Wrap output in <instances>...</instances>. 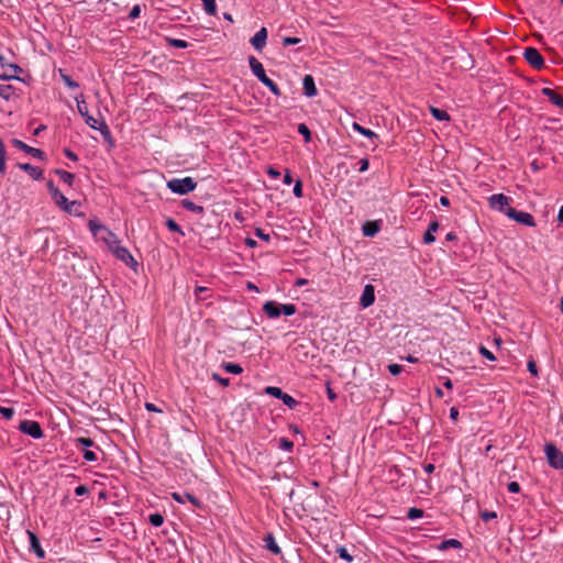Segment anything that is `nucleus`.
<instances>
[{
    "label": "nucleus",
    "mask_w": 563,
    "mask_h": 563,
    "mask_svg": "<svg viewBox=\"0 0 563 563\" xmlns=\"http://www.w3.org/2000/svg\"><path fill=\"white\" fill-rule=\"evenodd\" d=\"M249 65L253 75L269 89V91L279 97L282 95L279 87L271 78L267 77L262 63L254 56L249 57Z\"/></svg>",
    "instance_id": "1"
},
{
    "label": "nucleus",
    "mask_w": 563,
    "mask_h": 563,
    "mask_svg": "<svg viewBox=\"0 0 563 563\" xmlns=\"http://www.w3.org/2000/svg\"><path fill=\"white\" fill-rule=\"evenodd\" d=\"M263 311L269 319H277L280 316L290 317L295 314L297 308L294 303H279L269 300L263 305Z\"/></svg>",
    "instance_id": "2"
},
{
    "label": "nucleus",
    "mask_w": 563,
    "mask_h": 563,
    "mask_svg": "<svg viewBox=\"0 0 563 563\" xmlns=\"http://www.w3.org/2000/svg\"><path fill=\"white\" fill-rule=\"evenodd\" d=\"M197 183L192 177L173 178L167 181V188L177 195H187L194 191Z\"/></svg>",
    "instance_id": "3"
},
{
    "label": "nucleus",
    "mask_w": 563,
    "mask_h": 563,
    "mask_svg": "<svg viewBox=\"0 0 563 563\" xmlns=\"http://www.w3.org/2000/svg\"><path fill=\"white\" fill-rule=\"evenodd\" d=\"M52 199L58 206L63 211L76 216L81 217L84 216L82 212L79 211H71V207H80V202L77 200L69 201L62 192L60 190H55L53 192Z\"/></svg>",
    "instance_id": "4"
},
{
    "label": "nucleus",
    "mask_w": 563,
    "mask_h": 563,
    "mask_svg": "<svg viewBox=\"0 0 563 563\" xmlns=\"http://www.w3.org/2000/svg\"><path fill=\"white\" fill-rule=\"evenodd\" d=\"M547 461L554 470L563 468V453L553 443H547L544 446Z\"/></svg>",
    "instance_id": "5"
},
{
    "label": "nucleus",
    "mask_w": 563,
    "mask_h": 563,
    "mask_svg": "<svg viewBox=\"0 0 563 563\" xmlns=\"http://www.w3.org/2000/svg\"><path fill=\"white\" fill-rule=\"evenodd\" d=\"M19 430L33 439H42L44 437V431L41 424L34 420H22L19 424Z\"/></svg>",
    "instance_id": "6"
},
{
    "label": "nucleus",
    "mask_w": 563,
    "mask_h": 563,
    "mask_svg": "<svg viewBox=\"0 0 563 563\" xmlns=\"http://www.w3.org/2000/svg\"><path fill=\"white\" fill-rule=\"evenodd\" d=\"M505 214L518 222V223H521V224H525L527 227H534L536 225V221H534V218L531 213H528V212H525V211H519L515 208H511V207H508L505 211Z\"/></svg>",
    "instance_id": "7"
},
{
    "label": "nucleus",
    "mask_w": 563,
    "mask_h": 563,
    "mask_svg": "<svg viewBox=\"0 0 563 563\" xmlns=\"http://www.w3.org/2000/svg\"><path fill=\"white\" fill-rule=\"evenodd\" d=\"M75 100L77 103L78 112L84 118L85 123L89 128L96 129V126L99 124V121L97 119H95L92 115H90L88 106L84 99V95L79 93L78 96H75Z\"/></svg>",
    "instance_id": "8"
},
{
    "label": "nucleus",
    "mask_w": 563,
    "mask_h": 563,
    "mask_svg": "<svg viewBox=\"0 0 563 563\" xmlns=\"http://www.w3.org/2000/svg\"><path fill=\"white\" fill-rule=\"evenodd\" d=\"M110 252L130 268H136L137 262L132 256L130 251L125 246L121 245V242L118 245H114V247Z\"/></svg>",
    "instance_id": "9"
},
{
    "label": "nucleus",
    "mask_w": 563,
    "mask_h": 563,
    "mask_svg": "<svg viewBox=\"0 0 563 563\" xmlns=\"http://www.w3.org/2000/svg\"><path fill=\"white\" fill-rule=\"evenodd\" d=\"M402 477L401 471L399 467L394 466L389 467V485L396 483L395 489H402L404 493H406L408 496L411 495L412 489L411 485L407 484L405 481L400 482Z\"/></svg>",
    "instance_id": "10"
},
{
    "label": "nucleus",
    "mask_w": 563,
    "mask_h": 563,
    "mask_svg": "<svg viewBox=\"0 0 563 563\" xmlns=\"http://www.w3.org/2000/svg\"><path fill=\"white\" fill-rule=\"evenodd\" d=\"M523 57L534 69L540 70L544 67V58L534 47H527L523 52Z\"/></svg>",
    "instance_id": "11"
},
{
    "label": "nucleus",
    "mask_w": 563,
    "mask_h": 563,
    "mask_svg": "<svg viewBox=\"0 0 563 563\" xmlns=\"http://www.w3.org/2000/svg\"><path fill=\"white\" fill-rule=\"evenodd\" d=\"M11 143L15 148L23 151L24 153L31 155L34 158H37L40 161L45 159V153L40 148L32 147V146L27 145L26 143H24L23 141L18 140V139H13L11 141Z\"/></svg>",
    "instance_id": "12"
},
{
    "label": "nucleus",
    "mask_w": 563,
    "mask_h": 563,
    "mask_svg": "<svg viewBox=\"0 0 563 563\" xmlns=\"http://www.w3.org/2000/svg\"><path fill=\"white\" fill-rule=\"evenodd\" d=\"M510 198L505 196L504 194H495L489 197L488 202L490 208L496 209L500 212L506 211V207L509 205Z\"/></svg>",
    "instance_id": "13"
},
{
    "label": "nucleus",
    "mask_w": 563,
    "mask_h": 563,
    "mask_svg": "<svg viewBox=\"0 0 563 563\" xmlns=\"http://www.w3.org/2000/svg\"><path fill=\"white\" fill-rule=\"evenodd\" d=\"M172 498L178 504H185V501L188 500L195 508L198 509L202 508L203 506L202 501L199 498L189 493H173Z\"/></svg>",
    "instance_id": "14"
},
{
    "label": "nucleus",
    "mask_w": 563,
    "mask_h": 563,
    "mask_svg": "<svg viewBox=\"0 0 563 563\" xmlns=\"http://www.w3.org/2000/svg\"><path fill=\"white\" fill-rule=\"evenodd\" d=\"M267 40V30L266 27H262L258 30L254 36L251 38V44L256 51H262L264 46L266 45Z\"/></svg>",
    "instance_id": "15"
},
{
    "label": "nucleus",
    "mask_w": 563,
    "mask_h": 563,
    "mask_svg": "<svg viewBox=\"0 0 563 563\" xmlns=\"http://www.w3.org/2000/svg\"><path fill=\"white\" fill-rule=\"evenodd\" d=\"M18 167L27 173L30 177L34 180H42L43 179V170L40 167L33 166L30 163H19Z\"/></svg>",
    "instance_id": "16"
},
{
    "label": "nucleus",
    "mask_w": 563,
    "mask_h": 563,
    "mask_svg": "<svg viewBox=\"0 0 563 563\" xmlns=\"http://www.w3.org/2000/svg\"><path fill=\"white\" fill-rule=\"evenodd\" d=\"M29 539H30V545L31 550L35 553V555L38 559L45 558V551L42 549L38 537L31 530L26 531Z\"/></svg>",
    "instance_id": "17"
},
{
    "label": "nucleus",
    "mask_w": 563,
    "mask_h": 563,
    "mask_svg": "<svg viewBox=\"0 0 563 563\" xmlns=\"http://www.w3.org/2000/svg\"><path fill=\"white\" fill-rule=\"evenodd\" d=\"M302 86L305 96H307L308 98H312L318 95V89L316 87L314 79L311 75L303 76Z\"/></svg>",
    "instance_id": "18"
},
{
    "label": "nucleus",
    "mask_w": 563,
    "mask_h": 563,
    "mask_svg": "<svg viewBox=\"0 0 563 563\" xmlns=\"http://www.w3.org/2000/svg\"><path fill=\"white\" fill-rule=\"evenodd\" d=\"M95 130L100 132L104 142H107L109 144V147H114L115 143L112 137L111 131H110L107 122L103 119L99 122V124L96 126Z\"/></svg>",
    "instance_id": "19"
},
{
    "label": "nucleus",
    "mask_w": 563,
    "mask_h": 563,
    "mask_svg": "<svg viewBox=\"0 0 563 563\" xmlns=\"http://www.w3.org/2000/svg\"><path fill=\"white\" fill-rule=\"evenodd\" d=\"M375 301V292H374V287L372 285H366L364 290H363V294L360 298V303L362 305L363 308H367L369 306H372Z\"/></svg>",
    "instance_id": "20"
},
{
    "label": "nucleus",
    "mask_w": 563,
    "mask_h": 563,
    "mask_svg": "<svg viewBox=\"0 0 563 563\" xmlns=\"http://www.w3.org/2000/svg\"><path fill=\"white\" fill-rule=\"evenodd\" d=\"M100 239L107 244L109 251H111L114 247V245H118L121 242L118 235L108 228L104 229V232L102 233Z\"/></svg>",
    "instance_id": "21"
},
{
    "label": "nucleus",
    "mask_w": 563,
    "mask_h": 563,
    "mask_svg": "<svg viewBox=\"0 0 563 563\" xmlns=\"http://www.w3.org/2000/svg\"><path fill=\"white\" fill-rule=\"evenodd\" d=\"M542 95L549 98V100L555 104L556 107L563 109V97L555 92V90L551 88H543L541 90Z\"/></svg>",
    "instance_id": "22"
},
{
    "label": "nucleus",
    "mask_w": 563,
    "mask_h": 563,
    "mask_svg": "<svg viewBox=\"0 0 563 563\" xmlns=\"http://www.w3.org/2000/svg\"><path fill=\"white\" fill-rule=\"evenodd\" d=\"M264 542H265V548L272 552L273 554L275 555H278L282 553V550L279 548V545L276 543L275 541V537L273 536V533H267L265 537H264Z\"/></svg>",
    "instance_id": "23"
},
{
    "label": "nucleus",
    "mask_w": 563,
    "mask_h": 563,
    "mask_svg": "<svg viewBox=\"0 0 563 563\" xmlns=\"http://www.w3.org/2000/svg\"><path fill=\"white\" fill-rule=\"evenodd\" d=\"M439 229V222L438 221H432L430 222L427 231L424 232L423 234V243L426 244H431L435 241V238H434V232Z\"/></svg>",
    "instance_id": "24"
},
{
    "label": "nucleus",
    "mask_w": 563,
    "mask_h": 563,
    "mask_svg": "<svg viewBox=\"0 0 563 563\" xmlns=\"http://www.w3.org/2000/svg\"><path fill=\"white\" fill-rule=\"evenodd\" d=\"M181 207L187 211H191L196 214H202L205 212V208L202 206L197 205L189 199L181 200Z\"/></svg>",
    "instance_id": "25"
},
{
    "label": "nucleus",
    "mask_w": 563,
    "mask_h": 563,
    "mask_svg": "<svg viewBox=\"0 0 563 563\" xmlns=\"http://www.w3.org/2000/svg\"><path fill=\"white\" fill-rule=\"evenodd\" d=\"M88 229L91 232L93 236H98V234L101 232H104V229H107L106 225L101 224L98 219L93 218L88 221Z\"/></svg>",
    "instance_id": "26"
},
{
    "label": "nucleus",
    "mask_w": 563,
    "mask_h": 563,
    "mask_svg": "<svg viewBox=\"0 0 563 563\" xmlns=\"http://www.w3.org/2000/svg\"><path fill=\"white\" fill-rule=\"evenodd\" d=\"M194 295L197 300H206L212 296V290L205 286H196Z\"/></svg>",
    "instance_id": "27"
},
{
    "label": "nucleus",
    "mask_w": 563,
    "mask_h": 563,
    "mask_svg": "<svg viewBox=\"0 0 563 563\" xmlns=\"http://www.w3.org/2000/svg\"><path fill=\"white\" fill-rule=\"evenodd\" d=\"M379 229L380 227L378 221L366 222L363 225V233L365 236H374L379 231Z\"/></svg>",
    "instance_id": "28"
},
{
    "label": "nucleus",
    "mask_w": 563,
    "mask_h": 563,
    "mask_svg": "<svg viewBox=\"0 0 563 563\" xmlns=\"http://www.w3.org/2000/svg\"><path fill=\"white\" fill-rule=\"evenodd\" d=\"M58 74L63 82L69 88V89H77L79 87V84L62 68L58 69Z\"/></svg>",
    "instance_id": "29"
},
{
    "label": "nucleus",
    "mask_w": 563,
    "mask_h": 563,
    "mask_svg": "<svg viewBox=\"0 0 563 563\" xmlns=\"http://www.w3.org/2000/svg\"><path fill=\"white\" fill-rule=\"evenodd\" d=\"M449 548L461 549L462 548V542L459 541L457 539H446V540H443L438 545V550H440V551L448 550Z\"/></svg>",
    "instance_id": "30"
},
{
    "label": "nucleus",
    "mask_w": 563,
    "mask_h": 563,
    "mask_svg": "<svg viewBox=\"0 0 563 563\" xmlns=\"http://www.w3.org/2000/svg\"><path fill=\"white\" fill-rule=\"evenodd\" d=\"M55 174L59 177V179L67 184L68 186H73L74 184V180H75V175L69 173V172H66L64 169H56L55 170Z\"/></svg>",
    "instance_id": "31"
},
{
    "label": "nucleus",
    "mask_w": 563,
    "mask_h": 563,
    "mask_svg": "<svg viewBox=\"0 0 563 563\" xmlns=\"http://www.w3.org/2000/svg\"><path fill=\"white\" fill-rule=\"evenodd\" d=\"M221 368H223L227 373L239 375L243 373V367L240 364L223 362L221 364Z\"/></svg>",
    "instance_id": "32"
},
{
    "label": "nucleus",
    "mask_w": 563,
    "mask_h": 563,
    "mask_svg": "<svg viewBox=\"0 0 563 563\" xmlns=\"http://www.w3.org/2000/svg\"><path fill=\"white\" fill-rule=\"evenodd\" d=\"M430 112H431L432 117L438 121H449L450 120V115L445 110H442V109H439L435 107H430Z\"/></svg>",
    "instance_id": "33"
},
{
    "label": "nucleus",
    "mask_w": 563,
    "mask_h": 563,
    "mask_svg": "<svg viewBox=\"0 0 563 563\" xmlns=\"http://www.w3.org/2000/svg\"><path fill=\"white\" fill-rule=\"evenodd\" d=\"M5 159H7L5 146H4V143L2 142V140L0 139V174L1 175H4L7 172Z\"/></svg>",
    "instance_id": "34"
},
{
    "label": "nucleus",
    "mask_w": 563,
    "mask_h": 563,
    "mask_svg": "<svg viewBox=\"0 0 563 563\" xmlns=\"http://www.w3.org/2000/svg\"><path fill=\"white\" fill-rule=\"evenodd\" d=\"M165 225L170 232L178 233L183 236L185 235V232L183 231L181 227L174 219L168 218L165 222Z\"/></svg>",
    "instance_id": "35"
},
{
    "label": "nucleus",
    "mask_w": 563,
    "mask_h": 563,
    "mask_svg": "<svg viewBox=\"0 0 563 563\" xmlns=\"http://www.w3.org/2000/svg\"><path fill=\"white\" fill-rule=\"evenodd\" d=\"M202 4L207 14L214 15L217 13L216 0H202Z\"/></svg>",
    "instance_id": "36"
},
{
    "label": "nucleus",
    "mask_w": 563,
    "mask_h": 563,
    "mask_svg": "<svg viewBox=\"0 0 563 563\" xmlns=\"http://www.w3.org/2000/svg\"><path fill=\"white\" fill-rule=\"evenodd\" d=\"M166 41L170 46L176 48H187L190 45L187 41L180 38L167 37Z\"/></svg>",
    "instance_id": "37"
},
{
    "label": "nucleus",
    "mask_w": 563,
    "mask_h": 563,
    "mask_svg": "<svg viewBox=\"0 0 563 563\" xmlns=\"http://www.w3.org/2000/svg\"><path fill=\"white\" fill-rule=\"evenodd\" d=\"M280 400L290 409H295L298 406V401L290 395L284 393Z\"/></svg>",
    "instance_id": "38"
},
{
    "label": "nucleus",
    "mask_w": 563,
    "mask_h": 563,
    "mask_svg": "<svg viewBox=\"0 0 563 563\" xmlns=\"http://www.w3.org/2000/svg\"><path fill=\"white\" fill-rule=\"evenodd\" d=\"M298 133L303 136L306 143L311 142V132L305 123L298 124Z\"/></svg>",
    "instance_id": "39"
},
{
    "label": "nucleus",
    "mask_w": 563,
    "mask_h": 563,
    "mask_svg": "<svg viewBox=\"0 0 563 563\" xmlns=\"http://www.w3.org/2000/svg\"><path fill=\"white\" fill-rule=\"evenodd\" d=\"M148 521L154 527H161L164 523V517L159 512L151 514Z\"/></svg>",
    "instance_id": "40"
},
{
    "label": "nucleus",
    "mask_w": 563,
    "mask_h": 563,
    "mask_svg": "<svg viewBox=\"0 0 563 563\" xmlns=\"http://www.w3.org/2000/svg\"><path fill=\"white\" fill-rule=\"evenodd\" d=\"M264 393L272 397H275L277 399H280L284 394V391L279 387H275V386H267L264 389Z\"/></svg>",
    "instance_id": "41"
},
{
    "label": "nucleus",
    "mask_w": 563,
    "mask_h": 563,
    "mask_svg": "<svg viewBox=\"0 0 563 563\" xmlns=\"http://www.w3.org/2000/svg\"><path fill=\"white\" fill-rule=\"evenodd\" d=\"M424 511L420 508L412 507L407 511V518L410 520H415L421 518Z\"/></svg>",
    "instance_id": "42"
},
{
    "label": "nucleus",
    "mask_w": 563,
    "mask_h": 563,
    "mask_svg": "<svg viewBox=\"0 0 563 563\" xmlns=\"http://www.w3.org/2000/svg\"><path fill=\"white\" fill-rule=\"evenodd\" d=\"M12 96V87L10 85H0V97L9 100Z\"/></svg>",
    "instance_id": "43"
},
{
    "label": "nucleus",
    "mask_w": 563,
    "mask_h": 563,
    "mask_svg": "<svg viewBox=\"0 0 563 563\" xmlns=\"http://www.w3.org/2000/svg\"><path fill=\"white\" fill-rule=\"evenodd\" d=\"M211 378L223 387H228L230 385V379L227 377H222L218 373H212Z\"/></svg>",
    "instance_id": "44"
},
{
    "label": "nucleus",
    "mask_w": 563,
    "mask_h": 563,
    "mask_svg": "<svg viewBox=\"0 0 563 563\" xmlns=\"http://www.w3.org/2000/svg\"><path fill=\"white\" fill-rule=\"evenodd\" d=\"M354 129L367 137L376 136V134L373 131H371L369 129L363 128L357 123H354Z\"/></svg>",
    "instance_id": "45"
},
{
    "label": "nucleus",
    "mask_w": 563,
    "mask_h": 563,
    "mask_svg": "<svg viewBox=\"0 0 563 563\" xmlns=\"http://www.w3.org/2000/svg\"><path fill=\"white\" fill-rule=\"evenodd\" d=\"M292 192L295 195L296 198H301L303 196V191H302V183L300 179H298L295 185H294V189H292Z\"/></svg>",
    "instance_id": "46"
},
{
    "label": "nucleus",
    "mask_w": 563,
    "mask_h": 563,
    "mask_svg": "<svg viewBox=\"0 0 563 563\" xmlns=\"http://www.w3.org/2000/svg\"><path fill=\"white\" fill-rule=\"evenodd\" d=\"M300 42H301V38H299V37L286 36L283 38L284 46L296 45V44H299Z\"/></svg>",
    "instance_id": "47"
},
{
    "label": "nucleus",
    "mask_w": 563,
    "mask_h": 563,
    "mask_svg": "<svg viewBox=\"0 0 563 563\" xmlns=\"http://www.w3.org/2000/svg\"><path fill=\"white\" fill-rule=\"evenodd\" d=\"M496 517L497 514L495 511L485 510L481 512V518L484 522H488L489 520L495 519Z\"/></svg>",
    "instance_id": "48"
},
{
    "label": "nucleus",
    "mask_w": 563,
    "mask_h": 563,
    "mask_svg": "<svg viewBox=\"0 0 563 563\" xmlns=\"http://www.w3.org/2000/svg\"><path fill=\"white\" fill-rule=\"evenodd\" d=\"M0 415H2L5 419L9 420V419H11L13 417L14 409L0 406Z\"/></svg>",
    "instance_id": "49"
},
{
    "label": "nucleus",
    "mask_w": 563,
    "mask_h": 563,
    "mask_svg": "<svg viewBox=\"0 0 563 563\" xmlns=\"http://www.w3.org/2000/svg\"><path fill=\"white\" fill-rule=\"evenodd\" d=\"M279 448L286 451H290L294 448V443L286 438H282L279 441Z\"/></svg>",
    "instance_id": "50"
},
{
    "label": "nucleus",
    "mask_w": 563,
    "mask_h": 563,
    "mask_svg": "<svg viewBox=\"0 0 563 563\" xmlns=\"http://www.w3.org/2000/svg\"><path fill=\"white\" fill-rule=\"evenodd\" d=\"M255 235L265 242L271 241V235L261 228L255 229Z\"/></svg>",
    "instance_id": "51"
},
{
    "label": "nucleus",
    "mask_w": 563,
    "mask_h": 563,
    "mask_svg": "<svg viewBox=\"0 0 563 563\" xmlns=\"http://www.w3.org/2000/svg\"><path fill=\"white\" fill-rule=\"evenodd\" d=\"M140 14H141V7L139 4H135L129 13V19L135 20L140 16Z\"/></svg>",
    "instance_id": "52"
},
{
    "label": "nucleus",
    "mask_w": 563,
    "mask_h": 563,
    "mask_svg": "<svg viewBox=\"0 0 563 563\" xmlns=\"http://www.w3.org/2000/svg\"><path fill=\"white\" fill-rule=\"evenodd\" d=\"M78 444H80L84 448H90L95 444L93 440L90 438H78L77 439Z\"/></svg>",
    "instance_id": "53"
},
{
    "label": "nucleus",
    "mask_w": 563,
    "mask_h": 563,
    "mask_svg": "<svg viewBox=\"0 0 563 563\" xmlns=\"http://www.w3.org/2000/svg\"><path fill=\"white\" fill-rule=\"evenodd\" d=\"M63 153H64V155H65L68 159L73 161V162H77V161L79 159L78 155H77L75 152H73L70 148H67V147H66V148H64V150H63Z\"/></svg>",
    "instance_id": "54"
},
{
    "label": "nucleus",
    "mask_w": 563,
    "mask_h": 563,
    "mask_svg": "<svg viewBox=\"0 0 563 563\" xmlns=\"http://www.w3.org/2000/svg\"><path fill=\"white\" fill-rule=\"evenodd\" d=\"M528 371L533 375V376H537L538 375V366H537V363L534 360H529L528 361Z\"/></svg>",
    "instance_id": "55"
},
{
    "label": "nucleus",
    "mask_w": 563,
    "mask_h": 563,
    "mask_svg": "<svg viewBox=\"0 0 563 563\" xmlns=\"http://www.w3.org/2000/svg\"><path fill=\"white\" fill-rule=\"evenodd\" d=\"M402 372V366L399 364H389V374L397 376Z\"/></svg>",
    "instance_id": "56"
},
{
    "label": "nucleus",
    "mask_w": 563,
    "mask_h": 563,
    "mask_svg": "<svg viewBox=\"0 0 563 563\" xmlns=\"http://www.w3.org/2000/svg\"><path fill=\"white\" fill-rule=\"evenodd\" d=\"M84 459L87 461V462H93L97 460V455L93 451H90V450H85L84 451Z\"/></svg>",
    "instance_id": "57"
},
{
    "label": "nucleus",
    "mask_w": 563,
    "mask_h": 563,
    "mask_svg": "<svg viewBox=\"0 0 563 563\" xmlns=\"http://www.w3.org/2000/svg\"><path fill=\"white\" fill-rule=\"evenodd\" d=\"M88 493L89 488L86 485H79L78 487L75 488V494L77 496H84L87 495Z\"/></svg>",
    "instance_id": "58"
},
{
    "label": "nucleus",
    "mask_w": 563,
    "mask_h": 563,
    "mask_svg": "<svg viewBox=\"0 0 563 563\" xmlns=\"http://www.w3.org/2000/svg\"><path fill=\"white\" fill-rule=\"evenodd\" d=\"M507 488L510 493L517 494L520 492V485L517 482H510L507 485Z\"/></svg>",
    "instance_id": "59"
},
{
    "label": "nucleus",
    "mask_w": 563,
    "mask_h": 563,
    "mask_svg": "<svg viewBox=\"0 0 563 563\" xmlns=\"http://www.w3.org/2000/svg\"><path fill=\"white\" fill-rule=\"evenodd\" d=\"M339 554H340V558L346 560L347 562H351L352 561V556L349 554L347 550L345 548H340L338 550Z\"/></svg>",
    "instance_id": "60"
},
{
    "label": "nucleus",
    "mask_w": 563,
    "mask_h": 563,
    "mask_svg": "<svg viewBox=\"0 0 563 563\" xmlns=\"http://www.w3.org/2000/svg\"><path fill=\"white\" fill-rule=\"evenodd\" d=\"M267 174H268V176H269V177H272L273 179H278V178L280 177V173H279L277 169L272 168V167H271V168H268Z\"/></svg>",
    "instance_id": "61"
},
{
    "label": "nucleus",
    "mask_w": 563,
    "mask_h": 563,
    "mask_svg": "<svg viewBox=\"0 0 563 563\" xmlns=\"http://www.w3.org/2000/svg\"><path fill=\"white\" fill-rule=\"evenodd\" d=\"M327 395L331 401H334L336 399V394L333 391L329 384L327 386Z\"/></svg>",
    "instance_id": "62"
},
{
    "label": "nucleus",
    "mask_w": 563,
    "mask_h": 563,
    "mask_svg": "<svg viewBox=\"0 0 563 563\" xmlns=\"http://www.w3.org/2000/svg\"><path fill=\"white\" fill-rule=\"evenodd\" d=\"M245 245L250 249H255L257 246V242L252 238H246Z\"/></svg>",
    "instance_id": "63"
},
{
    "label": "nucleus",
    "mask_w": 563,
    "mask_h": 563,
    "mask_svg": "<svg viewBox=\"0 0 563 563\" xmlns=\"http://www.w3.org/2000/svg\"><path fill=\"white\" fill-rule=\"evenodd\" d=\"M358 164H360V167H358V170H360V172H365V170H367V168H368V161H367L366 158L361 159V161L358 162Z\"/></svg>",
    "instance_id": "64"
}]
</instances>
